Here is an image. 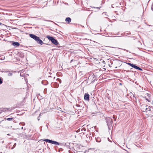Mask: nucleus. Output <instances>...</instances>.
I'll list each match as a JSON object with an SVG mask.
<instances>
[{
    "label": "nucleus",
    "mask_w": 153,
    "mask_h": 153,
    "mask_svg": "<svg viewBox=\"0 0 153 153\" xmlns=\"http://www.w3.org/2000/svg\"><path fill=\"white\" fill-rule=\"evenodd\" d=\"M24 130H25V129H26V128H24Z\"/></svg>",
    "instance_id": "nucleus-33"
},
{
    "label": "nucleus",
    "mask_w": 153,
    "mask_h": 153,
    "mask_svg": "<svg viewBox=\"0 0 153 153\" xmlns=\"http://www.w3.org/2000/svg\"><path fill=\"white\" fill-rule=\"evenodd\" d=\"M10 134H7L8 135H9Z\"/></svg>",
    "instance_id": "nucleus-32"
},
{
    "label": "nucleus",
    "mask_w": 153,
    "mask_h": 153,
    "mask_svg": "<svg viewBox=\"0 0 153 153\" xmlns=\"http://www.w3.org/2000/svg\"><path fill=\"white\" fill-rule=\"evenodd\" d=\"M2 82H3L2 81L1 78H0V84H2Z\"/></svg>",
    "instance_id": "nucleus-18"
},
{
    "label": "nucleus",
    "mask_w": 153,
    "mask_h": 153,
    "mask_svg": "<svg viewBox=\"0 0 153 153\" xmlns=\"http://www.w3.org/2000/svg\"><path fill=\"white\" fill-rule=\"evenodd\" d=\"M57 81L59 82L60 83H61V80L60 79L58 78L57 79Z\"/></svg>",
    "instance_id": "nucleus-16"
},
{
    "label": "nucleus",
    "mask_w": 153,
    "mask_h": 153,
    "mask_svg": "<svg viewBox=\"0 0 153 153\" xmlns=\"http://www.w3.org/2000/svg\"><path fill=\"white\" fill-rule=\"evenodd\" d=\"M29 36L31 38L34 39L38 44L41 45H42L43 44V41L40 39L39 37L31 34H30Z\"/></svg>",
    "instance_id": "nucleus-1"
},
{
    "label": "nucleus",
    "mask_w": 153,
    "mask_h": 153,
    "mask_svg": "<svg viewBox=\"0 0 153 153\" xmlns=\"http://www.w3.org/2000/svg\"><path fill=\"white\" fill-rule=\"evenodd\" d=\"M143 105H142V106H141V109H142V111H146V110H145V108L144 107H143Z\"/></svg>",
    "instance_id": "nucleus-13"
},
{
    "label": "nucleus",
    "mask_w": 153,
    "mask_h": 153,
    "mask_svg": "<svg viewBox=\"0 0 153 153\" xmlns=\"http://www.w3.org/2000/svg\"><path fill=\"white\" fill-rule=\"evenodd\" d=\"M19 125H22V126H24L25 125V123H24V122H21V123H19Z\"/></svg>",
    "instance_id": "nucleus-14"
},
{
    "label": "nucleus",
    "mask_w": 153,
    "mask_h": 153,
    "mask_svg": "<svg viewBox=\"0 0 153 153\" xmlns=\"http://www.w3.org/2000/svg\"><path fill=\"white\" fill-rule=\"evenodd\" d=\"M37 119H38V120H39V117H38V118H37Z\"/></svg>",
    "instance_id": "nucleus-24"
},
{
    "label": "nucleus",
    "mask_w": 153,
    "mask_h": 153,
    "mask_svg": "<svg viewBox=\"0 0 153 153\" xmlns=\"http://www.w3.org/2000/svg\"><path fill=\"white\" fill-rule=\"evenodd\" d=\"M127 64L134 68L136 66L135 65L130 63H127Z\"/></svg>",
    "instance_id": "nucleus-11"
},
{
    "label": "nucleus",
    "mask_w": 153,
    "mask_h": 153,
    "mask_svg": "<svg viewBox=\"0 0 153 153\" xmlns=\"http://www.w3.org/2000/svg\"><path fill=\"white\" fill-rule=\"evenodd\" d=\"M134 68L137 69V70H139L140 71H142L143 70L142 69H141V68H139V67H138L136 65L135 66Z\"/></svg>",
    "instance_id": "nucleus-12"
},
{
    "label": "nucleus",
    "mask_w": 153,
    "mask_h": 153,
    "mask_svg": "<svg viewBox=\"0 0 153 153\" xmlns=\"http://www.w3.org/2000/svg\"><path fill=\"white\" fill-rule=\"evenodd\" d=\"M14 146H13V147L11 149H13L14 148H13Z\"/></svg>",
    "instance_id": "nucleus-25"
},
{
    "label": "nucleus",
    "mask_w": 153,
    "mask_h": 153,
    "mask_svg": "<svg viewBox=\"0 0 153 153\" xmlns=\"http://www.w3.org/2000/svg\"><path fill=\"white\" fill-rule=\"evenodd\" d=\"M4 59V58L3 59V58L2 57V58L1 59V60H3Z\"/></svg>",
    "instance_id": "nucleus-22"
},
{
    "label": "nucleus",
    "mask_w": 153,
    "mask_h": 153,
    "mask_svg": "<svg viewBox=\"0 0 153 153\" xmlns=\"http://www.w3.org/2000/svg\"><path fill=\"white\" fill-rule=\"evenodd\" d=\"M65 20L68 23H70L71 21V19L70 17H67L66 18Z\"/></svg>",
    "instance_id": "nucleus-9"
},
{
    "label": "nucleus",
    "mask_w": 153,
    "mask_h": 153,
    "mask_svg": "<svg viewBox=\"0 0 153 153\" xmlns=\"http://www.w3.org/2000/svg\"><path fill=\"white\" fill-rule=\"evenodd\" d=\"M16 143H15L13 146H14L13 148H14L16 146Z\"/></svg>",
    "instance_id": "nucleus-21"
},
{
    "label": "nucleus",
    "mask_w": 153,
    "mask_h": 153,
    "mask_svg": "<svg viewBox=\"0 0 153 153\" xmlns=\"http://www.w3.org/2000/svg\"><path fill=\"white\" fill-rule=\"evenodd\" d=\"M41 116V114H40L39 115V116Z\"/></svg>",
    "instance_id": "nucleus-26"
},
{
    "label": "nucleus",
    "mask_w": 153,
    "mask_h": 153,
    "mask_svg": "<svg viewBox=\"0 0 153 153\" xmlns=\"http://www.w3.org/2000/svg\"><path fill=\"white\" fill-rule=\"evenodd\" d=\"M12 44L13 45L16 47L19 46L20 45V44L17 42H14Z\"/></svg>",
    "instance_id": "nucleus-8"
},
{
    "label": "nucleus",
    "mask_w": 153,
    "mask_h": 153,
    "mask_svg": "<svg viewBox=\"0 0 153 153\" xmlns=\"http://www.w3.org/2000/svg\"><path fill=\"white\" fill-rule=\"evenodd\" d=\"M12 75V74L11 73H9L8 74V75L9 76H11Z\"/></svg>",
    "instance_id": "nucleus-17"
},
{
    "label": "nucleus",
    "mask_w": 153,
    "mask_h": 153,
    "mask_svg": "<svg viewBox=\"0 0 153 153\" xmlns=\"http://www.w3.org/2000/svg\"><path fill=\"white\" fill-rule=\"evenodd\" d=\"M19 135L20 137H23L25 138H27V135H26V133L25 132H23L22 133L19 134Z\"/></svg>",
    "instance_id": "nucleus-7"
},
{
    "label": "nucleus",
    "mask_w": 153,
    "mask_h": 153,
    "mask_svg": "<svg viewBox=\"0 0 153 153\" xmlns=\"http://www.w3.org/2000/svg\"><path fill=\"white\" fill-rule=\"evenodd\" d=\"M56 84H57V85L58 86L59 84L58 83H56Z\"/></svg>",
    "instance_id": "nucleus-27"
},
{
    "label": "nucleus",
    "mask_w": 153,
    "mask_h": 153,
    "mask_svg": "<svg viewBox=\"0 0 153 153\" xmlns=\"http://www.w3.org/2000/svg\"><path fill=\"white\" fill-rule=\"evenodd\" d=\"M22 71H23V70L20 71V76L22 77H24L25 76V74L23 73Z\"/></svg>",
    "instance_id": "nucleus-10"
},
{
    "label": "nucleus",
    "mask_w": 153,
    "mask_h": 153,
    "mask_svg": "<svg viewBox=\"0 0 153 153\" xmlns=\"http://www.w3.org/2000/svg\"><path fill=\"white\" fill-rule=\"evenodd\" d=\"M21 129H23V127H22Z\"/></svg>",
    "instance_id": "nucleus-29"
},
{
    "label": "nucleus",
    "mask_w": 153,
    "mask_h": 153,
    "mask_svg": "<svg viewBox=\"0 0 153 153\" xmlns=\"http://www.w3.org/2000/svg\"><path fill=\"white\" fill-rule=\"evenodd\" d=\"M152 10H153V9H152Z\"/></svg>",
    "instance_id": "nucleus-34"
},
{
    "label": "nucleus",
    "mask_w": 153,
    "mask_h": 153,
    "mask_svg": "<svg viewBox=\"0 0 153 153\" xmlns=\"http://www.w3.org/2000/svg\"><path fill=\"white\" fill-rule=\"evenodd\" d=\"M77 105V106H80L79 105Z\"/></svg>",
    "instance_id": "nucleus-28"
},
{
    "label": "nucleus",
    "mask_w": 153,
    "mask_h": 153,
    "mask_svg": "<svg viewBox=\"0 0 153 153\" xmlns=\"http://www.w3.org/2000/svg\"><path fill=\"white\" fill-rule=\"evenodd\" d=\"M84 98L85 100L89 101V94L85 93L84 94Z\"/></svg>",
    "instance_id": "nucleus-5"
},
{
    "label": "nucleus",
    "mask_w": 153,
    "mask_h": 153,
    "mask_svg": "<svg viewBox=\"0 0 153 153\" xmlns=\"http://www.w3.org/2000/svg\"><path fill=\"white\" fill-rule=\"evenodd\" d=\"M46 38L49 40L51 41L52 43L55 45H57L58 44L57 40L54 38L53 37L50 36L48 35L46 36Z\"/></svg>",
    "instance_id": "nucleus-2"
},
{
    "label": "nucleus",
    "mask_w": 153,
    "mask_h": 153,
    "mask_svg": "<svg viewBox=\"0 0 153 153\" xmlns=\"http://www.w3.org/2000/svg\"><path fill=\"white\" fill-rule=\"evenodd\" d=\"M146 100L148 101V102H150V101L147 98H146Z\"/></svg>",
    "instance_id": "nucleus-20"
},
{
    "label": "nucleus",
    "mask_w": 153,
    "mask_h": 153,
    "mask_svg": "<svg viewBox=\"0 0 153 153\" xmlns=\"http://www.w3.org/2000/svg\"><path fill=\"white\" fill-rule=\"evenodd\" d=\"M143 107L145 108V109L146 110V111H150L151 110V107L148 105H143Z\"/></svg>",
    "instance_id": "nucleus-6"
},
{
    "label": "nucleus",
    "mask_w": 153,
    "mask_h": 153,
    "mask_svg": "<svg viewBox=\"0 0 153 153\" xmlns=\"http://www.w3.org/2000/svg\"><path fill=\"white\" fill-rule=\"evenodd\" d=\"M42 19L44 21H48V22H50L51 21H48V20H45V19L44 18H43Z\"/></svg>",
    "instance_id": "nucleus-19"
},
{
    "label": "nucleus",
    "mask_w": 153,
    "mask_h": 153,
    "mask_svg": "<svg viewBox=\"0 0 153 153\" xmlns=\"http://www.w3.org/2000/svg\"><path fill=\"white\" fill-rule=\"evenodd\" d=\"M112 5H112V7H113Z\"/></svg>",
    "instance_id": "nucleus-30"
},
{
    "label": "nucleus",
    "mask_w": 153,
    "mask_h": 153,
    "mask_svg": "<svg viewBox=\"0 0 153 153\" xmlns=\"http://www.w3.org/2000/svg\"><path fill=\"white\" fill-rule=\"evenodd\" d=\"M13 119L12 118H8L7 119V120L8 121H11Z\"/></svg>",
    "instance_id": "nucleus-15"
},
{
    "label": "nucleus",
    "mask_w": 153,
    "mask_h": 153,
    "mask_svg": "<svg viewBox=\"0 0 153 153\" xmlns=\"http://www.w3.org/2000/svg\"><path fill=\"white\" fill-rule=\"evenodd\" d=\"M2 25V23H1V22H0V25Z\"/></svg>",
    "instance_id": "nucleus-23"
},
{
    "label": "nucleus",
    "mask_w": 153,
    "mask_h": 153,
    "mask_svg": "<svg viewBox=\"0 0 153 153\" xmlns=\"http://www.w3.org/2000/svg\"><path fill=\"white\" fill-rule=\"evenodd\" d=\"M106 121L109 129H111L112 127V120L110 118H106Z\"/></svg>",
    "instance_id": "nucleus-3"
},
{
    "label": "nucleus",
    "mask_w": 153,
    "mask_h": 153,
    "mask_svg": "<svg viewBox=\"0 0 153 153\" xmlns=\"http://www.w3.org/2000/svg\"><path fill=\"white\" fill-rule=\"evenodd\" d=\"M44 141L46 142H48L49 143L52 144H53L57 146H59L60 144V143L59 142L54 140H51L49 139H45L44 140Z\"/></svg>",
    "instance_id": "nucleus-4"
},
{
    "label": "nucleus",
    "mask_w": 153,
    "mask_h": 153,
    "mask_svg": "<svg viewBox=\"0 0 153 153\" xmlns=\"http://www.w3.org/2000/svg\"><path fill=\"white\" fill-rule=\"evenodd\" d=\"M123 50H124V51H126V50L125 49H124Z\"/></svg>",
    "instance_id": "nucleus-31"
}]
</instances>
